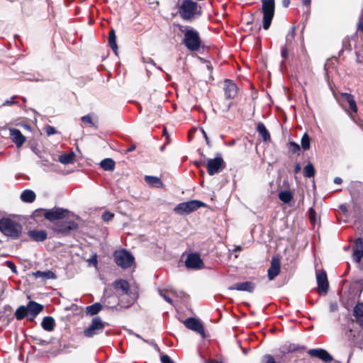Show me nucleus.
Instances as JSON below:
<instances>
[{
  "instance_id": "obj_8",
  "label": "nucleus",
  "mask_w": 363,
  "mask_h": 363,
  "mask_svg": "<svg viewBox=\"0 0 363 363\" xmlns=\"http://www.w3.org/2000/svg\"><path fill=\"white\" fill-rule=\"evenodd\" d=\"M106 325L108 324L102 321L99 316L94 317L89 327L84 330V335L86 337H92L99 335L103 332Z\"/></svg>"
},
{
  "instance_id": "obj_46",
  "label": "nucleus",
  "mask_w": 363,
  "mask_h": 363,
  "mask_svg": "<svg viewBox=\"0 0 363 363\" xmlns=\"http://www.w3.org/2000/svg\"><path fill=\"white\" fill-rule=\"evenodd\" d=\"M261 363H276V362L272 355L266 354L263 357Z\"/></svg>"
},
{
  "instance_id": "obj_36",
  "label": "nucleus",
  "mask_w": 363,
  "mask_h": 363,
  "mask_svg": "<svg viewBox=\"0 0 363 363\" xmlns=\"http://www.w3.org/2000/svg\"><path fill=\"white\" fill-rule=\"evenodd\" d=\"M81 121H82V123H87V124H89V126L93 127L95 129H98V128H99L97 123L94 122L92 120L91 114H87V115H85V116H82L81 118Z\"/></svg>"
},
{
  "instance_id": "obj_7",
  "label": "nucleus",
  "mask_w": 363,
  "mask_h": 363,
  "mask_svg": "<svg viewBox=\"0 0 363 363\" xmlns=\"http://www.w3.org/2000/svg\"><path fill=\"white\" fill-rule=\"evenodd\" d=\"M203 206H206V204L203 202L199 200H191L189 201L179 203L174 208V211L179 215H188Z\"/></svg>"
},
{
  "instance_id": "obj_64",
  "label": "nucleus",
  "mask_w": 363,
  "mask_h": 363,
  "mask_svg": "<svg viewBox=\"0 0 363 363\" xmlns=\"http://www.w3.org/2000/svg\"><path fill=\"white\" fill-rule=\"evenodd\" d=\"M135 148H136V145H132L125 150V152H130L133 151L134 150H135Z\"/></svg>"
},
{
  "instance_id": "obj_58",
  "label": "nucleus",
  "mask_w": 363,
  "mask_h": 363,
  "mask_svg": "<svg viewBox=\"0 0 363 363\" xmlns=\"http://www.w3.org/2000/svg\"><path fill=\"white\" fill-rule=\"evenodd\" d=\"M201 131H202V133H203V137H204V138H205V140H206V144H207L208 145H210V140H209L208 137L207 136L206 133L205 132V130H204L203 129H202V130H201Z\"/></svg>"
},
{
  "instance_id": "obj_17",
  "label": "nucleus",
  "mask_w": 363,
  "mask_h": 363,
  "mask_svg": "<svg viewBox=\"0 0 363 363\" xmlns=\"http://www.w3.org/2000/svg\"><path fill=\"white\" fill-rule=\"evenodd\" d=\"M316 279L319 293L320 294H325L328 290V281L326 272L323 271L322 272L317 274Z\"/></svg>"
},
{
  "instance_id": "obj_20",
  "label": "nucleus",
  "mask_w": 363,
  "mask_h": 363,
  "mask_svg": "<svg viewBox=\"0 0 363 363\" xmlns=\"http://www.w3.org/2000/svg\"><path fill=\"white\" fill-rule=\"evenodd\" d=\"M255 288V284L252 281H244L236 283L228 287L229 290H237L241 291L252 292Z\"/></svg>"
},
{
  "instance_id": "obj_38",
  "label": "nucleus",
  "mask_w": 363,
  "mask_h": 363,
  "mask_svg": "<svg viewBox=\"0 0 363 363\" xmlns=\"http://www.w3.org/2000/svg\"><path fill=\"white\" fill-rule=\"evenodd\" d=\"M145 181L152 186H158L159 177L154 176H145Z\"/></svg>"
},
{
  "instance_id": "obj_16",
  "label": "nucleus",
  "mask_w": 363,
  "mask_h": 363,
  "mask_svg": "<svg viewBox=\"0 0 363 363\" xmlns=\"http://www.w3.org/2000/svg\"><path fill=\"white\" fill-rule=\"evenodd\" d=\"M27 309L30 315L29 321L32 322L37 315L43 311L44 306L34 301H30L27 306Z\"/></svg>"
},
{
  "instance_id": "obj_14",
  "label": "nucleus",
  "mask_w": 363,
  "mask_h": 363,
  "mask_svg": "<svg viewBox=\"0 0 363 363\" xmlns=\"http://www.w3.org/2000/svg\"><path fill=\"white\" fill-rule=\"evenodd\" d=\"M223 91L226 99H233L238 95V89L235 83L227 79L224 81Z\"/></svg>"
},
{
  "instance_id": "obj_6",
  "label": "nucleus",
  "mask_w": 363,
  "mask_h": 363,
  "mask_svg": "<svg viewBox=\"0 0 363 363\" xmlns=\"http://www.w3.org/2000/svg\"><path fill=\"white\" fill-rule=\"evenodd\" d=\"M113 258L116 264L123 269L130 267L135 260L133 255L125 249L116 250L113 253Z\"/></svg>"
},
{
  "instance_id": "obj_24",
  "label": "nucleus",
  "mask_w": 363,
  "mask_h": 363,
  "mask_svg": "<svg viewBox=\"0 0 363 363\" xmlns=\"http://www.w3.org/2000/svg\"><path fill=\"white\" fill-rule=\"evenodd\" d=\"M41 326L46 331H52L55 326V319L51 316H45L41 322Z\"/></svg>"
},
{
  "instance_id": "obj_21",
  "label": "nucleus",
  "mask_w": 363,
  "mask_h": 363,
  "mask_svg": "<svg viewBox=\"0 0 363 363\" xmlns=\"http://www.w3.org/2000/svg\"><path fill=\"white\" fill-rule=\"evenodd\" d=\"M10 138L18 147H20L26 141V137L17 128L10 129Z\"/></svg>"
},
{
  "instance_id": "obj_41",
  "label": "nucleus",
  "mask_w": 363,
  "mask_h": 363,
  "mask_svg": "<svg viewBox=\"0 0 363 363\" xmlns=\"http://www.w3.org/2000/svg\"><path fill=\"white\" fill-rule=\"evenodd\" d=\"M363 257V251L359 250H353V259L357 263H359Z\"/></svg>"
},
{
  "instance_id": "obj_56",
  "label": "nucleus",
  "mask_w": 363,
  "mask_h": 363,
  "mask_svg": "<svg viewBox=\"0 0 363 363\" xmlns=\"http://www.w3.org/2000/svg\"><path fill=\"white\" fill-rule=\"evenodd\" d=\"M170 135H174V133H169L167 130V128L166 127H164L163 129H162V137H167V136H169Z\"/></svg>"
},
{
  "instance_id": "obj_9",
  "label": "nucleus",
  "mask_w": 363,
  "mask_h": 363,
  "mask_svg": "<svg viewBox=\"0 0 363 363\" xmlns=\"http://www.w3.org/2000/svg\"><path fill=\"white\" fill-rule=\"evenodd\" d=\"M78 227V223L74 220H59L55 224L52 230L55 233H61L62 235H67L71 231L77 230Z\"/></svg>"
},
{
  "instance_id": "obj_33",
  "label": "nucleus",
  "mask_w": 363,
  "mask_h": 363,
  "mask_svg": "<svg viewBox=\"0 0 363 363\" xmlns=\"http://www.w3.org/2000/svg\"><path fill=\"white\" fill-rule=\"evenodd\" d=\"M74 157V154L73 152L63 154L59 156V162L64 164H68L73 162Z\"/></svg>"
},
{
  "instance_id": "obj_31",
  "label": "nucleus",
  "mask_w": 363,
  "mask_h": 363,
  "mask_svg": "<svg viewBox=\"0 0 363 363\" xmlns=\"http://www.w3.org/2000/svg\"><path fill=\"white\" fill-rule=\"evenodd\" d=\"M108 44L113 51L117 54L118 45L116 43V35L115 30L111 28L108 33Z\"/></svg>"
},
{
  "instance_id": "obj_10",
  "label": "nucleus",
  "mask_w": 363,
  "mask_h": 363,
  "mask_svg": "<svg viewBox=\"0 0 363 363\" xmlns=\"http://www.w3.org/2000/svg\"><path fill=\"white\" fill-rule=\"evenodd\" d=\"M69 211L62 208L55 207L46 211L43 215L45 219L50 222L59 221L67 217Z\"/></svg>"
},
{
  "instance_id": "obj_54",
  "label": "nucleus",
  "mask_w": 363,
  "mask_h": 363,
  "mask_svg": "<svg viewBox=\"0 0 363 363\" xmlns=\"http://www.w3.org/2000/svg\"><path fill=\"white\" fill-rule=\"evenodd\" d=\"M304 347H302V346H295L294 345H290L289 347V351L290 352H294V351H296L299 349H303Z\"/></svg>"
},
{
  "instance_id": "obj_61",
  "label": "nucleus",
  "mask_w": 363,
  "mask_h": 363,
  "mask_svg": "<svg viewBox=\"0 0 363 363\" xmlns=\"http://www.w3.org/2000/svg\"><path fill=\"white\" fill-rule=\"evenodd\" d=\"M333 182L335 184H341L342 182V179L340 177H337L334 179Z\"/></svg>"
},
{
  "instance_id": "obj_3",
  "label": "nucleus",
  "mask_w": 363,
  "mask_h": 363,
  "mask_svg": "<svg viewBox=\"0 0 363 363\" xmlns=\"http://www.w3.org/2000/svg\"><path fill=\"white\" fill-rule=\"evenodd\" d=\"M23 227L18 223L9 218L0 219V231L6 237L13 240L19 238Z\"/></svg>"
},
{
  "instance_id": "obj_49",
  "label": "nucleus",
  "mask_w": 363,
  "mask_h": 363,
  "mask_svg": "<svg viewBox=\"0 0 363 363\" xmlns=\"http://www.w3.org/2000/svg\"><path fill=\"white\" fill-rule=\"evenodd\" d=\"M45 132H46L47 135L49 136L54 135L57 133L55 128L51 125H47L45 127Z\"/></svg>"
},
{
  "instance_id": "obj_34",
  "label": "nucleus",
  "mask_w": 363,
  "mask_h": 363,
  "mask_svg": "<svg viewBox=\"0 0 363 363\" xmlns=\"http://www.w3.org/2000/svg\"><path fill=\"white\" fill-rule=\"evenodd\" d=\"M279 199L284 203H289L292 199V194L289 191H281L279 194Z\"/></svg>"
},
{
  "instance_id": "obj_2",
  "label": "nucleus",
  "mask_w": 363,
  "mask_h": 363,
  "mask_svg": "<svg viewBox=\"0 0 363 363\" xmlns=\"http://www.w3.org/2000/svg\"><path fill=\"white\" fill-rule=\"evenodd\" d=\"M178 13L183 20L190 21L201 16V8L193 0H183L179 5Z\"/></svg>"
},
{
  "instance_id": "obj_28",
  "label": "nucleus",
  "mask_w": 363,
  "mask_h": 363,
  "mask_svg": "<svg viewBox=\"0 0 363 363\" xmlns=\"http://www.w3.org/2000/svg\"><path fill=\"white\" fill-rule=\"evenodd\" d=\"M341 96L349 104L350 109L353 112L357 113V106L354 99V96L349 93H342Z\"/></svg>"
},
{
  "instance_id": "obj_50",
  "label": "nucleus",
  "mask_w": 363,
  "mask_h": 363,
  "mask_svg": "<svg viewBox=\"0 0 363 363\" xmlns=\"http://www.w3.org/2000/svg\"><path fill=\"white\" fill-rule=\"evenodd\" d=\"M34 340L35 341L36 344L40 345H46L49 344V342L40 338H38V337H33Z\"/></svg>"
},
{
  "instance_id": "obj_13",
  "label": "nucleus",
  "mask_w": 363,
  "mask_h": 363,
  "mask_svg": "<svg viewBox=\"0 0 363 363\" xmlns=\"http://www.w3.org/2000/svg\"><path fill=\"white\" fill-rule=\"evenodd\" d=\"M185 265L188 269H200L203 268L204 264L199 255L191 253L186 257Z\"/></svg>"
},
{
  "instance_id": "obj_44",
  "label": "nucleus",
  "mask_w": 363,
  "mask_h": 363,
  "mask_svg": "<svg viewBox=\"0 0 363 363\" xmlns=\"http://www.w3.org/2000/svg\"><path fill=\"white\" fill-rule=\"evenodd\" d=\"M160 362L161 363H175L169 356L167 354H160Z\"/></svg>"
},
{
  "instance_id": "obj_52",
  "label": "nucleus",
  "mask_w": 363,
  "mask_h": 363,
  "mask_svg": "<svg viewBox=\"0 0 363 363\" xmlns=\"http://www.w3.org/2000/svg\"><path fill=\"white\" fill-rule=\"evenodd\" d=\"M315 211L313 208H309V218L311 221L315 220Z\"/></svg>"
},
{
  "instance_id": "obj_51",
  "label": "nucleus",
  "mask_w": 363,
  "mask_h": 363,
  "mask_svg": "<svg viewBox=\"0 0 363 363\" xmlns=\"http://www.w3.org/2000/svg\"><path fill=\"white\" fill-rule=\"evenodd\" d=\"M88 262L90 265H93L94 267L97 264V255L96 254H94L93 256L88 259Z\"/></svg>"
},
{
  "instance_id": "obj_48",
  "label": "nucleus",
  "mask_w": 363,
  "mask_h": 363,
  "mask_svg": "<svg viewBox=\"0 0 363 363\" xmlns=\"http://www.w3.org/2000/svg\"><path fill=\"white\" fill-rule=\"evenodd\" d=\"M17 98V96H13L11 99H9V100H6L2 106H11V105H13V104H17V101H15V99Z\"/></svg>"
},
{
  "instance_id": "obj_22",
  "label": "nucleus",
  "mask_w": 363,
  "mask_h": 363,
  "mask_svg": "<svg viewBox=\"0 0 363 363\" xmlns=\"http://www.w3.org/2000/svg\"><path fill=\"white\" fill-rule=\"evenodd\" d=\"M28 235L35 242H43L48 238V233L45 230H29Z\"/></svg>"
},
{
  "instance_id": "obj_43",
  "label": "nucleus",
  "mask_w": 363,
  "mask_h": 363,
  "mask_svg": "<svg viewBox=\"0 0 363 363\" xmlns=\"http://www.w3.org/2000/svg\"><path fill=\"white\" fill-rule=\"evenodd\" d=\"M281 56L284 60L289 57V49L286 45H283L281 48Z\"/></svg>"
},
{
  "instance_id": "obj_57",
  "label": "nucleus",
  "mask_w": 363,
  "mask_h": 363,
  "mask_svg": "<svg viewBox=\"0 0 363 363\" xmlns=\"http://www.w3.org/2000/svg\"><path fill=\"white\" fill-rule=\"evenodd\" d=\"M235 105V103L233 101L230 102L225 107V109L223 110V112H228L230 109V108Z\"/></svg>"
},
{
  "instance_id": "obj_60",
  "label": "nucleus",
  "mask_w": 363,
  "mask_h": 363,
  "mask_svg": "<svg viewBox=\"0 0 363 363\" xmlns=\"http://www.w3.org/2000/svg\"><path fill=\"white\" fill-rule=\"evenodd\" d=\"M358 29L363 33V19L360 20L357 24Z\"/></svg>"
},
{
  "instance_id": "obj_45",
  "label": "nucleus",
  "mask_w": 363,
  "mask_h": 363,
  "mask_svg": "<svg viewBox=\"0 0 363 363\" xmlns=\"http://www.w3.org/2000/svg\"><path fill=\"white\" fill-rule=\"evenodd\" d=\"M174 135H170L169 136L164 137L165 142L162 146H160V151L164 150L165 147L172 143V141L173 140Z\"/></svg>"
},
{
  "instance_id": "obj_15",
  "label": "nucleus",
  "mask_w": 363,
  "mask_h": 363,
  "mask_svg": "<svg viewBox=\"0 0 363 363\" xmlns=\"http://www.w3.org/2000/svg\"><path fill=\"white\" fill-rule=\"evenodd\" d=\"M308 354L310 356L313 357H317L325 362H330L333 360V356L330 354L325 349H310L308 351Z\"/></svg>"
},
{
  "instance_id": "obj_55",
  "label": "nucleus",
  "mask_w": 363,
  "mask_h": 363,
  "mask_svg": "<svg viewBox=\"0 0 363 363\" xmlns=\"http://www.w3.org/2000/svg\"><path fill=\"white\" fill-rule=\"evenodd\" d=\"M43 209H37L33 212V217L37 218L43 213Z\"/></svg>"
},
{
  "instance_id": "obj_11",
  "label": "nucleus",
  "mask_w": 363,
  "mask_h": 363,
  "mask_svg": "<svg viewBox=\"0 0 363 363\" xmlns=\"http://www.w3.org/2000/svg\"><path fill=\"white\" fill-rule=\"evenodd\" d=\"M225 167V163L220 155L208 160L206 168L209 175L212 176L223 170Z\"/></svg>"
},
{
  "instance_id": "obj_53",
  "label": "nucleus",
  "mask_w": 363,
  "mask_h": 363,
  "mask_svg": "<svg viewBox=\"0 0 363 363\" xmlns=\"http://www.w3.org/2000/svg\"><path fill=\"white\" fill-rule=\"evenodd\" d=\"M6 264L13 272H16V266H15L13 262H10V261H7L6 262Z\"/></svg>"
},
{
  "instance_id": "obj_62",
  "label": "nucleus",
  "mask_w": 363,
  "mask_h": 363,
  "mask_svg": "<svg viewBox=\"0 0 363 363\" xmlns=\"http://www.w3.org/2000/svg\"><path fill=\"white\" fill-rule=\"evenodd\" d=\"M301 170V165L299 163H296L294 167V172L296 174L298 173Z\"/></svg>"
},
{
  "instance_id": "obj_37",
  "label": "nucleus",
  "mask_w": 363,
  "mask_h": 363,
  "mask_svg": "<svg viewBox=\"0 0 363 363\" xmlns=\"http://www.w3.org/2000/svg\"><path fill=\"white\" fill-rule=\"evenodd\" d=\"M304 176L308 178L313 177L315 175V168L312 163L308 162L303 169Z\"/></svg>"
},
{
  "instance_id": "obj_25",
  "label": "nucleus",
  "mask_w": 363,
  "mask_h": 363,
  "mask_svg": "<svg viewBox=\"0 0 363 363\" xmlns=\"http://www.w3.org/2000/svg\"><path fill=\"white\" fill-rule=\"evenodd\" d=\"M14 315L18 320H21L26 318L29 321L30 315L27 309L26 306H20L17 308Z\"/></svg>"
},
{
  "instance_id": "obj_29",
  "label": "nucleus",
  "mask_w": 363,
  "mask_h": 363,
  "mask_svg": "<svg viewBox=\"0 0 363 363\" xmlns=\"http://www.w3.org/2000/svg\"><path fill=\"white\" fill-rule=\"evenodd\" d=\"M257 131L262 136L264 141H267L270 139V134L263 123H258Z\"/></svg>"
},
{
  "instance_id": "obj_18",
  "label": "nucleus",
  "mask_w": 363,
  "mask_h": 363,
  "mask_svg": "<svg viewBox=\"0 0 363 363\" xmlns=\"http://www.w3.org/2000/svg\"><path fill=\"white\" fill-rule=\"evenodd\" d=\"M184 325L187 328L194 330L199 334H204V329L203 325L199 320L194 318H188L184 321Z\"/></svg>"
},
{
  "instance_id": "obj_35",
  "label": "nucleus",
  "mask_w": 363,
  "mask_h": 363,
  "mask_svg": "<svg viewBox=\"0 0 363 363\" xmlns=\"http://www.w3.org/2000/svg\"><path fill=\"white\" fill-rule=\"evenodd\" d=\"M301 145L303 150H308L311 147V139L307 133H305L301 140Z\"/></svg>"
},
{
  "instance_id": "obj_19",
  "label": "nucleus",
  "mask_w": 363,
  "mask_h": 363,
  "mask_svg": "<svg viewBox=\"0 0 363 363\" xmlns=\"http://www.w3.org/2000/svg\"><path fill=\"white\" fill-rule=\"evenodd\" d=\"M280 272V260L273 257L270 267L267 270V276L269 280H273Z\"/></svg>"
},
{
  "instance_id": "obj_59",
  "label": "nucleus",
  "mask_w": 363,
  "mask_h": 363,
  "mask_svg": "<svg viewBox=\"0 0 363 363\" xmlns=\"http://www.w3.org/2000/svg\"><path fill=\"white\" fill-rule=\"evenodd\" d=\"M337 309V303H331L330 305V311L331 312L335 311Z\"/></svg>"
},
{
  "instance_id": "obj_40",
  "label": "nucleus",
  "mask_w": 363,
  "mask_h": 363,
  "mask_svg": "<svg viewBox=\"0 0 363 363\" xmlns=\"http://www.w3.org/2000/svg\"><path fill=\"white\" fill-rule=\"evenodd\" d=\"M288 147L289 149L291 150V152L293 153H297L300 151L301 150V147H300V145L295 143V142H289L288 144Z\"/></svg>"
},
{
  "instance_id": "obj_5",
  "label": "nucleus",
  "mask_w": 363,
  "mask_h": 363,
  "mask_svg": "<svg viewBox=\"0 0 363 363\" xmlns=\"http://www.w3.org/2000/svg\"><path fill=\"white\" fill-rule=\"evenodd\" d=\"M275 0H262V11L263 13V28L268 30L274 16Z\"/></svg>"
},
{
  "instance_id": "obj_32",
  "label": "nucleus",
  "mask_w": 363,
  "mask_h": 363,
  "mask_svg": "<svg viewBox=\"0 0 363 363\" xmlns=\"http://www.w3.org/2000/svg\"><path fill=\"white\" fill-rule=\"evenodd\" d=\"M103 306L100 303H95L86 308V313L89 315L98 314L102 309Z\"/></svg>"
},
{
  "instance_id": "obj_27",
  "label": "nucleus",
  "mask_w": 363,
  "mask_h": 363,
  "mask_svg": "<svg viewBox=\"0 0 363 363\" xmlns=\"http://www.w3.org/2000/svg\"><path fill=\"white\" fill-rule=\"evenodd\" d=\"M33 276L36 278L38 277H41L43 278L44 280H47V279H55L57 278V276L55 275V274L52 272V271H45V272H42V271H36L35 272H33Z\"/></svg>"
},
{
  "instance_id": "obj_47",
  "label": "nucleus",
  "mask_w": 363,
  "mask_h": 363,
  "mask_svg": "<svg viewBox=\"0 0 363 363\" xmlns=\"http://www.w3.org/2000/svg\"><path fill=\"white\" fill-rule=\"evenodd\" d=\"M113 216H114L113 213L108 212V211H106L102 214L101 218L104 221H109V220H112Z\"/></svg>"
},
{
  "instance_id": "obj_39",
  "label": "nucleus",
  "mask_w": 363,
  "mask_h": 363,
  "mask_svg": "<svg viewBox=\"0 0 363 363\" xmlns=\"http://www.w3.org/2000/svg\"><path fill=\"white\" fill-rule=\"evenodd\" d=\"M295 36H296V28H295V26H292L286 35V43H288V44L291 43V42L294 39Z\"/></svg>"
},
{
  "instance_id": "obj_30",
  "label": "nucleus",
  "mask_w": 363,
  "mask_h": 363,
  "mask_svg": "<svg viewBox=\"0 0 363 363\" xmlns=\"http://www.w3.org/2000/svg\"><path fill=\"white\" fill-rule=\"evenodd\" d=\"M116 163L111 158H106L101 161L100 167L105 171H113L115 169Z\"/></svg>"
},
{
  "instance_id": "obj_12",
  "label": "nucleus",
  "mask_w": 363,
  "mask_h": 363,
  "mask_svg": "<svg viewBox=\"0 0 363 363\" xmlns=\"http://www.w3.org/2000/svg\"><path fill=\"white\" fill-rule=\"evenodd\" d=\"M185 294L182 291H177L173 288L167 289H160V297H162L165 301L169 303L171 306H174V298L184 296Z\"/></svg>"
},
{
  "instance_id": "obj_63",
  "label": "nucleus",
  "mask_w": 363,
  "mask_h": 363,
  "mask_svg": "<svg viewBox=\"0 0 363 363\" xmlns=\"http://www.w3.org/2000/svg\"><path fill=\"white\" fill-rule=\"evenodd\" d=\"M289 4H290V0H282V6L284 8L289 7Z\"/></svg>"
},
{
  "instance_id": "obj_42",
  "label": "nucleus",
  "mask_w": 363,
  "mask_h": 363,
  "mask_svg": "<svg viewBox=\"0 0 363 363\" xmlns=\"http://www.w3.org/2000/svg\"><path fill=\"white\" fill-rule=\"evenodd\" d=\"M354 250H359L363 251V239L358 238L354 241Z\"/></svg>"
},
{
  "instance_id": "obj_1",
  "label": "nucleus",
  "mask_w": 363,
  "mask_h": 363,
  "mask_svg": "<svg viewBox=\"0 0 363 363\" xmlns=\"http://www.w3.org/2000/svg\"><path fill=\"white\" fill-rule=\"evenodd\" d=\"M179 30L184 34L182 43L187 50L195 52L198 51L201 45V40L199 33L192 27L179 26Z\"/></svg>"
},
{
  "instance_id": "obj_4",
  "label": "nucleus",
  "mask_w": 363,
  "mask_h": 363,
  "mask_svg": "<svg viewBox=\"0 0 363 363\" xmlns=\"http://www.w3.org/2000/svg\"><path fill=\"white\" fill-rule=\"evenodd\" d=\"M113 286L116 289L121 291L123 295L128 297L127 307L131 306L138 298V290L137 286L131 287L129 283L125 279H117L113 283Z\"/></svg>"
},
{
  "instance_id": "obj_26",
  "label": "nucleus",
  "mask_w": 363,
  "mask_h": 363,
  "mask_svg": "<svg viewBox=\"0 0 363 363\" xmlns=\"http://www.w3.org/2000/svg\"><path fill=\"white\" fill-rule=\"evenodd\" d=\"M35 192L30 189L24 190L21 194V199L26 203H32L35 200Z\"/></svg>"
},
{
  "instance_id": "obj_23",
  "label": "nucleus",
  "mask_w": 363,
  "mask_h": 363,
  "mask_svg": "<svg viewBox=\"0 0 363 363\" xmlns=\"http://www.w3.org/2000/svg\"><path fill=\"white\" fill-rule=\"evenodd\" d=\"M354 316L359 325L363 326V303H358L353 310Z\"/></svg>"
}]
</instances>
